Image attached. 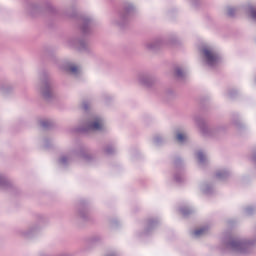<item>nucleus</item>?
I'll return each mask as SVG.
<instances>
[{"instance_id": "1", "label": "nucleus", "mask_w": 256, "mask_h": 256, "mask_svg": "<svg viewBox=\"0 0 256 256\" xmlns=\"http://www.w3.org/2000/svg\"><path fill=\"white\" fill-rule=\"evenodd\" d=\"M203 53L207 59L208 65H215V63L219 61V56H217V54H215L213 51L209 50L208 48H205L203 50Z\"/></svg>"}, {"instance_id": "2", "label": "nucleus", "mask_w": 256, "mask_h": 256, "mask_svg": "<svg viewBox=\"0 0 256 256\" xmlns=\"http://www.w3.org/2000/svg\"><path fill=\"white\" fill-rule=\"evenodd\" d=\"M90 129L92 131H101V129H103V122H101V120L97 119L95 120L91 125H90Z\"/></svg>"}, {"instance_id": "3", "label": "nucleus", "mask_w": 256, "mask_h": 256, "mask_svg": "<svg viewBox=\"0 0 256 256\" xmlns=\"http://www.w3.org/2000/svg\"><path fill=\"white\" fill-rule=\"evenodd\" d=\"M207 233V228H200L194 232L196 237H200V235H205Z\"/></svg>"}, {"instance_id": "4", "label": "nucleus", "mask_w": 256, "mask_h": 256, "mask_svg": "<svg viewBox=\"0 0 256 256\" xmlns=\"http://www.w3.org/2000/svg\"><path fill=\"white\" fill-rule=\"evenodd\" d=\"M187 139V136H185V134L179 133L177 135V141L183 142Z\"/></svg>"}, {"instance_id": "5", "label": "nucleus", "mask_w": 256, "mask_h": 256, "mask_svg": "<svg viewBox=\"0 0 256 256\" xmlns=\"http://www.w3.org/2000/svg\"><path fill=\"white\" fill-rule=\"evenodd\" d=\"M70 71L71 73H77V71H79V68H77V66H72L70 67Z\"/></svg>"}, {"instance_id": "6", "label": "nucleus", "mask_w": 256, "mask_h": 256, "mask_svg": "<svg viewBox=\"0 0 256 256\" xmlns=\"http://www.w3.org/2000/svg\"><path fill=\"white\" fill-rule=\"evenodd\" d=\"M198 159H199V161H203V159H205V155H203V153L199 152Z\"/></svg>"}, {"instance_id": "7", "label": "nucleus", "mask_w": 256, "mask_h": 256, "mask_svg": "<svg viewBox=\"0 0 256 256\" xmlns=\"http://www.w3.org/2000/svg\"><path fill=\"white\" fill-rule=\"evenodd\" d=\"M232 247H241V243L240 242H232Z\"/></svg>"}, {"instance_id": "8", "label": "nucleus", "mask_w": 256, "mask_h": 256, "mask_svg": "<svg viewBox=\"0 0 256 256\" xmlns=\"http://www.w3.org/2000/svg\"><path fill=\"white\" fill-rule=\"evenodd\" d=\"M251 13H252V19H256V10H252Z\"/></svg>"}, {"instance_id": "9", "label": "nucleus", "mask_w": 256, "mask_h": 256, "mask_svg": "<svg viewBox=\"0 0 256 256\" xmlns=\"http://www.w3.org/2000/svg\"><path fill=\"white\" fill-rule=\"evenodd\" d=\"M176 75H177L178 77H181V75H182L181 70H177V71H176Z\"/></svg>"}, {"instance_id": "10", "label": "nucleus", "mask_w": 256, "mask_h": 256, "mask_svg": "<svg viewBox=\"0 0 256 256\" xmlns=\"http://www.w3.org/2000/svg\"><path fill=\"white\" fill-rule=\"evenodd\" d=\"M47 125L46 124H43V127H46Z\"/></svg>"}, {"instance_id": "11", "label": "nucleus", "mask_w": 256, "mask_h": 256, "mask_svg": "<svg viewBox=\"0 0 256 256\" xmlns=\"http://www.w3.org/2000/svg\"><path fill=\"white\" fill-rule=\"evenodd\" d=\"M229 15H231V10L229 11Z\"/></svg>"}]
</instances>
